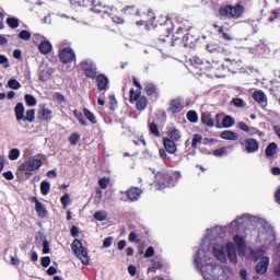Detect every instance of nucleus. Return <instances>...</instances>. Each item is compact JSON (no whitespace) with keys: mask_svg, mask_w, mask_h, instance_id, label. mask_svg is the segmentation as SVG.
I'll list each match as a JSON object with an SVG mask.
<instances>
[{"mask_svg":"<svg viewBox=\"0 0 280 280\" xmlns=\"http://www.w3.org/2000/svg\"><path fill=\"white\" fill-rule=\"evenodd\" d=\"M83 113L84 117H86L91 121V124H97V118H95V115L91 110L84 108Z\"/></svg>","mask_w":280,"mask_h":280,"instance_id":"nucleus-42","label":"nucleus"},{"mask_svg":"<svg viewBox=\"0 0 280 280\" xmlns=\"http://www.w3.org/2000/svg\"><path fill=\"white\" fill-rule=\"evenodd\" d=\"M40 167H43V161L40 159H30L20 165L19 171L25 174H32V172H37Z\"/></svg>","mask_w":280,"mask_h":280,"instance_id":"nucleus-9","label":"nucleus"},{"mask_svg":"<svg viewBox=\"0 0 280 280\" xmlns=\"http://www.w3.org/2000/svg\"><path fill=\"white\" fill-rule=\"evenodd\" d=\"M19 156H21V150L16 149V148L10 150V152H9L10 161H18Z\"/></svg>","mask_w":280,"mask_h":280,"instance_id":"nucleus-37","label":"nucleus"},{"mask_svg":"<svg viewBox=\"0 0 280 280\" xmlns=\"http://www.w3.org/2000/svg\"><path fill=\"white\" fill-rule=\"evenodd\" d=\"M35 116H36V110L28 109L26 112V115L23 118V121H28L30 124H32L34 121V119H35Z\"/></svg>","mask_w":280,"mask_h":280,"instance_id":"nucleus-35","label":"nucleus"},{"mask_svg":"<svg viewBox=\"0 0 280 280\" xmlns=\"http://www.w3.org/2000/svg\"><path fill=\"white\" fill-rule=\"evenodd\" d=\"M94 218L98 221V222H104V220H106V218H108V213H106V211L104 210H98L94 213Z\"/></svg>","mask_w":280,"mask_h":280,"instance_id":"nucleus-39","label":"nucleus"},{"mask_svg":"<svg viewBox=\"0 0 280 280\" xmlns=\"http://www.w3.org/2000/svg\"><path fill=\"white\" fill-rule=\"evenodd\" d=\"M50 189H51V185L49 184V182L43 180L40 183V191L43 196H47Z\"/></svg>","mask_w":280,"mask_h":280,"instance_id":"nucleus-33","label":"nucleus"},{"mask_svg":"<svg viewBox=\"0 0 280 280\" xmlns=\"http://www.w3.org/2000/svg\"><path fill=\"white\" fill-rule=\"evenodd\" d=\"M220 137L226 141H237L240 139V135L235 131H222Z\"/></svg>","mask_w":280,"mask_h":280,"instance_id":"nucleus-25","label":"nucleus"},{"mask_svg":"<svg viewBox=\"0 0 280 280\" xmlns=\"http://www.w3.org/2000/svg\"><path fill=\"white\" fill-rule=\"evenodd\" d=\"M264 240H265V246L266 248H272V246H275L276 242V237H275V232L272 231V229H269L267 231L266 234H264Z\"/></svg>","mask_w":280,"mask_h":280,"instance_id":"nucleus-20","label":"nucleus"},{"mask_svg":"<svg viewBox=\"0 0 280 280\" xmlns=\"http://www.w3.org/2000/svg\"><path fill=\"white\" fill-rule=\"evenodd\" d=\"M213 156H224L226 154V148L222 147L212 152Z\"/></svg>","mask_w":280,"mask_h":280,"instance_id":"nucleus-55","label":"nucleus"},{"mask_svg":"<svg viewBox=\"0 0 280 280\" xmlns=\"http://www.w3.org/2000/svg\"><path fill=\"white\" fill-rule=\"evenodd\" d=\"M40 54H44V56H47L51 51V43L44 40L39 44L38 47Z\"/></svg>","mask_w":280,"mask_h":280,"instance_id":"nucleus-29","label":"nucleus"},{"mask_svg":"<svg viewBox=\"0 0 280 280\" xmlns=\"http://www.w3.org/2000/svg\"><path fill=\"white\" fill-rule=\"evenodd\" d=\"M115 10L117 9L105 5L102 2H97L95 0L92 1V12H95L96 14H107L108 16H112V21L117 25L124 24V18L113 15V12H115Z\"/></svg>","mask_w":280,"mask_h":280,"instance_id":"nucleus-5","label":"nucleus"},{"mask_svg":"<svg viewBox=\"0 0 280 280\" xmlns=\"http://www.w3.org/2000/svg\"><path fill=\"white\" fill-rule=\"evenodd\" d=\"M0 65L3 69H10V60L5 55H0Z\"/></svg>","mask_w":280,"mask_h":280,"instance_id":"nucleus-50","label":"nucleus"},{"mask_svg":"<svg viewBox=\"0 0 280 280\" xmlns=\"http://www.w3.org/2000/svg\"><path fill=\"white\" fill-rule=\"evenodd\" d=\"M97 89L98 91H106L108 89V77L104 74H98L96 77Z\"/></svg>","mask_w":280,"mask_h":280,"instance_id":"nucleus-22","label":"nucleus"},{"mask_svg":"<svg viewBox=\"0 0 280 280\" xmlns=\"http://www.w3.org/2000/svg\"><path fill=\"white\" fill-rule=\"evenodd\" d=\"M31 202H34L35 205V211L38 215V218H47V209L45 206L38 200L36 197L31 198Z\"/></svg>","mask_w":280,"mask_h":280,"instance_id":"nucleus-16","label":"nucleus"},{"mask_svg":"<svg viewBox=\"0 0 280 280\" xmlns=\"http://www.w3.org/2000/svg\"><path fill=\"white\" fill-rule=\"evenodd\" d=\"M183 178L180 173L175 172V173H165L161 172L155 175V183L158 189H165V187H174L176 185V182L178 179Z\"/></svg>","mask_w":280,"mask_h":280,"instance_id":"nucleus-4","label":"nucleus"},{"mask_svg":"<svg viewBox=\"0 0 280 280\" xmlns=\"http://www.w3.org/2000/svg\"><path fill=\"white\" fill-rule=\"evenodd\" d=\"M190 65L195 69V73H198L199 75H202V73H207V71H218V69L222 67V63L214 60L205 62L198 56L190 58Z\"/></svg>","mask_w":280,"mask_h":280,"instance_id":"nucleus-3","label":"nucleus"},{"mask_svg":"<svg viewBox=\"0 0 280 280\" xmlns=\"http://www.w3.org/2000/svg\"><path fill=\"white\" fill-rule=\"evenodd\" d=\"M81 69L84 71L86 78H91V80H95V78H97V66L93 61H82Z\"/></svg>","mask_w":280,"mask_h":280,"instance_id":"nucleus-11","label":"nucleus"},{"mask_svg":"<svg viewBox=\"0 0 280 280\" xmlns=\"http://www.w3.org/2000/svg\"><path fill=\"white\" fill-rule=\"evenodd\" d=\"M163 143H164V148L166 150V152H168V154H176V143L174 142V140L170 139V138H164L163 139Z\"/></svg>","mask_w":280,"mask_h":280,"instance_id":"nucleus-21","label":"nucleus"},{"mask_svg":"<svg viewBox=\"0 0 280 280\" xmlns=\"http://www.w3.org/2000/svg\"><path fill=\"white\" fill-rule=\"evenodd\" d=\"M201 141H202V137L200 135L196 133L192 138L191 147L198 148V143H200Z\"/></svg>","mask_w":280,"mask_h":280,"instance_id":"nucleus-53","label":"nucleus"},{"mask_svg":"<svg viewBox=\"0 0 280 280\" xmlns=\"http://www.w3.org/2000/svg\"><path fill=\"white\" fill-rule=\"evenodd\" d=\"M50 249H49V241L45 240L43 242V255H49Z\"/></svg>","mask_w":280,"mask_h":280,"instance_id":"nucleus-58","label":"nucleus"},{"mask_svg":"<svg viewBox=\"0 0 280 280\" xmlns=\"http://www.w3.org/2000/svg\"><path fill=\"white\" fill-rule=\"evenodd\" d=\"M183 108H185V104L183 103V98L177 97V98H173L170 102V113H172L173 115H177V113H182Z\"/></svg>","mask_w":280,"mask_h":280,"instance_id":"nucleus-14","label":"nucleus"},{"mask_svg":"<svg viewBox=\"0 0 280 280\" xmlns=\"http://www.w3.org/2000/svg\"><path fill=\"white\" fill-rule=\"evenodd\" d=\"M223 128H233L235 126V119L231 116H225L222 120Z\"/></svg>","mask_w":280,"mask_h":280,"instance_id":"nucleus-31","label":"nucleus"},{"mask_svg":"<svg viewBox=\"0 0 280 280\" xmlns=\"http://www.w3.org/2000/svg\"><path fill=\"white\" fill-rule=\"evenodd\" d=\"M59 60L65 62V65H69V62H73L75 60V51L73 48L66 47L59 51Z\"/></svg>","mask_w":280,"mask_h":280,"instance_id":"nucleus-13","label":"nucleus"},{"mask_svg":"<svg viewBox=\"0 0 280 280\" xmlns=\"http://www.w3.org/2000/svg\"><path fill=\"white\" fill-rule=\"evenodd\" d=\"M71 248L78 259H80L84 266H89V250H86V247L82 246V242H80V240H74L71 244Z\"/></svg>","mask_w":280,"mask_h":280,"instance_id":"nucleus-8","label":"nucleus"},{"mask_svg":"<svg viewBox=\"0 0 280 280\" xmlns=\"http://www.w3.org/2000/svg\"><path fill=\"white\" fill-rule=\"evenodd\" d=\"M168 137H170L171 141H180V131L176 128H173L168 132Z\"/></svg>","mask_w":280,"mask_h":280,"instance_id":"nucleus-32","label":"nucleus"},{"mask_svg":"<svg viewBox=\"0 0 280 280\" xmlns=\"http://www.w3.org/2000/svg\"><path fill=\"white\" fill-rule=\"evenodd\" d=\"M213 27L214 30H217V32H219V34H222L225 40H233V38L231 37V35H229V33H224V28H222V26L214 24Z\"/></svg>","mask_w":280,"mask_h":280,"instance_id":"nucleus-41","label":"nucleus"},{"mask_svg":"<svg viewBox=\"0 0 280 280\" xmlns=\"http://www.w3.org/2000/svg\"><path fill=\"white\" fill-rule=\"evenodd\" d=\"M128 272L131 275V277H135V275H137V267L135 265H130L128 267Z\"/></svg>","mask_w":280,"mask_h":280,"instance_id":"nucleus-63","label":"nucleus"},{"mask_svg":"<svg viewBox=\"0 0 280 280\" xmlns=\"http://www.w3.org/2000/svg\"><path fill=\"white\" fill-rule=\"evenodd\" d=\"M126 194L128 200H130L131 202H137V200L141 198V194H143V191L141 190V188L131 187L126 191Z\"/></svg>","mask_w":280,"mask_h":280,"instance_id":"nucleus-18","label":"nucleus"},{"mask_svg":"<svg viewBox=\"0 0 280 280\" xmlns=\"http://www.w3.org/2000/svg\"><path fill=\"white\" fill-rule=\"evenodd\" d=\"M113 246V237H107L103 242V248H110Z\"/></svg>","mask_w":280,"mask_h":280,"instance_id":"nucleus-61","label":"nucleus"},{"mask_svg":"<svg viewBox=\"0 0 280 280\" xmlns=\"http://www.w3.org/2000/svg\"><path fill=\"white\" fill-rule=\"evenodd\" d=\"M9 89H13V91H19L21 89V83L16 79H10L8 81Z\"/></svg>","mask_w":280,"mask_h":280,"instance_id":"nucleus-43","label":"nucleus"},{"mask_svg":"<svg viewBox=\"0 0 280 280\" xmlns=\"http://www.w3.org/2000/svg\"><path fill=\"white\" fill-rule=\"evenodd\" d=\"M69 141L71 145H78V141H80V135L79 133H73L70 136Z\"/></svg>","mask_w":280,"mask_h":280,"instance_id":"nucleus-54","label":"nucleus"},{"mask_svg":"<svg viewBox=\"0 0 280 280\" xmlns=\"http://www.w3.org/2000/svg\"><path fill=\"white\" fill-rule=\"evenodd\" d=\"M165 25L166 27L164 30L165 32H167V35L166 36L161 35L159 40L161 43H171L172 47H174V42H172V38L170 37V34L174 32V22H172V20H166Z\"/></svg>","mask_w":280,"mask_h":280,"instance_id":"nucleus-15","label":"nucleus"},{"mask_svg":"<svg viewBox=\"0 0 280 280\" xmlns=\"http://www.w3.org/2000/svg\"><path fill=\"white\" fill-rule=\"evenodd\" d=\"M220 16H225V19H240L244 14V5L236 4L225 5L219 9Z\"/></svg>","mask_w":280,"mask_h":280,"instance_id":"nucleus-7","label":"nucleus"},{"mask_svg":"<svg viewBox=\"0 0 280 280\" xmlns=\"http://www.w3.org/2000/svg\"><path fill=\"white\" fill-rule=\"evenodd\" d=\"M52 114L54 113L51 112V109L43 106L38 112V117L39 119H42V121H49V119L52 118Z\"/></svg>","mask_w":280,"mask_h":280,"instance_id":"nucleus-23","label":"nucleus"},{"mask_svg":"<svg viewBox=\"0 0 280 280\" xmlns=\"http://www.w3.org/2000/svg\"><path fill=\"white\" fill-rule=\"evenodd\" d=\"M277 150H279V145H277V142H270L265 150V154L268 159H271V156H275V154H277Z\"/></svg>","mask_w":280,"mask_h":280,"instance_id":"nucleus-24","label":"nucleus"},{"mask_svg":"<svg viewBox=\"0 0 280 280\" xmlns=\"http://www.w3.org/2000/svg\"><path fill=\"white\" fill-rule=\"evenodd\" d=\"M182 42L184 43L185 47H194V44L196 43V39L189 33H186L183 36Z\"/></svg>","mask_w":280,"mask_h":280,"instance_id":"nucleus-30","label":"nucleus"},{"mask_svg":"<svg viewBox=\"0 0 280 280\" xmlns=\"http://www.w3.org/2000/svg\"><path fill=\"white\" fill-rule=\"evenodd\" d=\"M108 183H109V180L106 177H103L98 180V185H100L101 189H106V187H108Z\"/></svg>","mask_w":280,"mask_h":280,"instance_id":"nucleus-57","label":"nucleus"},{"mask_svg":"<svg viewBox=\"0 0 280 280\" xmlns=\"http://www.w3.org/2000/svg\"><path fill=\"white\" fill-rule=\"evenodd\" d=\"M241 145L244 147V150L247 152V154H255V152H259V142L255 138H248L244 141H241Z\"/></svg>","mask_w":280,"mask_h":280,"instance_id":"nucleus-12","label":"nucleus"},{"mask_svg":"<svg viewBox=\"0 0 280 280\" xmlns=\"http://www.w3.org/2000/svg\"><path fill=\"white\" fill-rule=\"evenodd\" d=\"M49 264H51V258L49 256L42 257L43 268H49Z\"/></svg>","mask_w":280,"mask_h":280,"instance_id":"nucleus-56","label":"nucleus"},{"mask_svg":"<svg viewBox=\"0 0 280 280\" xmlns=\"http://www.w3.org/2000/svg\"><path fill=\"white\" fill-rule=\"evenodd\" d=\"M61 205L65 209H67V207H69V201L71 200V197L69 196V194H66L61 197Z\"/></svg>","mask_w":280,"mask_h":280,"instance_id":"nucleus-52","label":"nucleus"},{"mask_svg":"<svg viewBox=\"0 0 280 280\" xmlns=\"http://www.w3.org/2000/svg\"><path fill=\"white\" fill-rule=\"evenodd\" d=\"M130 102L135 104L138 110H145L148 106V97L141 96V91H135V89L130 90Z\"/></svg>","mask_w":280,"mask_h":280,"instance_id":"nucleus-10","label":"nucleus"},{"mask_svg":"<svg viewBox=\"0 0 280 280\" xmlns=\"http://www.w3.org/2000/svg\"><path fill=\"white\" fill-rule=\"evenodd\" d=\"M253 98L257 104L261 105L262 108H266L268 106V97L266 96V93L264 91H256L253 93Z\"/></svg>","mask_w":280,"mask_h":280,"instance_id":"nucleus-19","label":"nucleus"},{"mask_svg":"<svg viewBox=\"0 0 280 280\" xmlns=\"http://www.w3.org/2000/svg\"><path fill=\"white\" fill-rule=\"evenodd\" d=\"M225 62H230L231 69H240L242 67V60H235V59H225Z\"/></svg>","mask_w":280,"mask_h":280,"instance_id":"nucleus-46","label":"nucleus"},{"mask_svg":"<svg viewBox=\"0 0 280 280\" xmlns=\"http://www.w3.org/2000/svg\"><path fill=\"white\" fill-rule=\"evenodd\" d=\"M211 244L215 259L221 264H226L229 254L224 252V228L222 226L207 230L199 250L194 256V264L205 280H228L229 276H226L224 268L211 260Z\"/></svg>","mask_w":280,"mask_h":280,"instance_id":"nucleus-1","label":"nucleus"},{"mask_svg":"<svg viewBox=\"0 0 280 280\" xmlns=\"http://www.w3.org/2000/svg\"><path fill=\"white\" fill-rule=\"evenodd\" d=\"M18 38H20V40H30V38H32V33H30V31H21L18 35Z\"/></svg>","mask_w":280,"mask_h":280,"instance_id":"nucleus-47","label":"nucleus"},{"mask_svg":"<svg viewBox=\"0 0 280 280\" xmlns=\"http://www.w3.org/2000/svg\"><path fill=\"white\" fill-rule=\"evenodd\" d=\"M144 257L147 259H150V257H154V247H148L144 253Z\"/></svg>","mask_w":280,"mask_h":280,"instance_id":"nucleus-60","label":"nucleus"},{"mask_svg":"<svg viewBox=\"0 0 280 280\" xmlns=\"http://www.w3.org/2000/svg\"><path fill=\"white\" fill-rule=\"evenodd\" d=\"M264 250L262 249H250L249 256H247V259H253V261H259V259H262Z\"/></svg>","mask_w":280,"mask_h":280,"instance_id":"nucleus-28","label":"nucleus"},{"mask_svg":"<svg viewBox=\"0 0 280 280\" xmlns=\"http://www.w3.org/2000/svg\"><path fill=\"white\" fill-rule=\"evenodd\" d=\"M268 266H270V258L262 257L260 261L256 265V273L266 275V272H268Z\"/></svg>","mask_w":280,"mask_h":280,"instance_id":"nucleus-17","label":"nucleus"},{"mask_svg":"<svg viewBox=\"0 0 280 280\" xmlns=\"http://www.w3.org/2000/svg\"><path fill=\"white\" fill-rule=\"evenodd\" d=\"M14 110L16 120L21 121V119L25 117V106L23 105V103H18Z\"/></svg>","mask_w":280,"mask_h":280,"instance_id":"nucleus-27","label":"nucleus"},{"mask_svg":"<svg viewBox=\"0 0 280 280\" xmlns=\"http://www.w3.org/2000/svg\"><path fill=\"white\" fill-rule=\"evenodd\" d=\"M206 49H208V51H210V54H220L222 52V49L220 48V46L215 45V44H208L206 46Z\"/></svg>","mask_w":280,"mask_h":280,"instance_id":"nucleus-45","label":"nucleus"},{"mask_svg":"<svg viewBox=\"0 0 280 280\" xmlns=\"http://www.w3.org/2000/svg\"><path fill=\"white\" fill-rule=\"evenodd\" d=\"M7 25H9V27H11V30H16V27H19V25H20V21L16 18H8Z\"/></svg>","mask_w":280,"mask_h":280,"instance_id":"nucleus-38","label":"nucleus"},{"mask_svg":"<svg viewBox=\"0 0 280 280\" xmlns=\"http://www.w3.org/2000/svg\"><path fill=\"white\" fill-rule=\"evenodd\" d=\"M240 277L242 280H248V271H246V269H241Z\"/></svg>","mask_w":280,"mask_h":280,"instance_id":"nucleus-64","label":"nucleus"},{"mask_svg":"<svg viewBox=\"0 0 280 280\" xmlns=\"http://www.w3.org/2000/svg\"><path fill=\"white\" fill-rule=\"evenodd\" d=\"M73 115H74L75 119H78V121L81 124V126H86V120L84 119L82 112L74 109Z\"/></svg>","mask_w":280,"mask_h":280,"instance_id":"nucleus-44","label":"nucleus"},{"mask_svg":"<svg viewBox=\"0 0 280 280\" xmlns=\"http://www.w3.org/2000/svg\"><path fill=\"white\" fill-rule=\"evenodd\" d=\"M232 104H234L236 108H244V106H246V103L242 98H233Z\"/></svg>","mask_w":280,"mask_h":280,"instance_id":"nucleus-51","label":"nucleus"},{"mask_svg":"<svg viewBox=\"0 0 280 280\" xmlns=\"http://www.w3.org/2000/svg\"><path fill=\"white\" fill-rule=\"evenodd\" d=\"M240 130H243V132H250V127L246 125L244 121L238 122Z\"/></svg>","mask_w":280,"mask_h":280,"instance_id":"nucleus-59","label":"nucleus"},{"mask_svg":"<svg viewBox=\"0 0 280 280\" xmlns=\"http://www.w3.org/2000/svg\"><path fill=\"white\" fill-rule=\"evenodd\" d=\"M70 233L72 235V237H78V235H80V229L75 225H73L70 230Z\"/></svg>","mask_w":280,"mask_h":280,"instance_id":"nucleus-62","label":"nucleus"},{"mask_svg":"<svg viewBox=\"0 0 280 280\" xmlns=\"http://www.w3.org/2000/svg\"><path fill=\"white\" fill-rule=\"evenodd\" d=\"M201 122L205 124V126H208V128H213V126H215V121L211 117V114L207 113L201 114Z\"/></svg>","mask_w":280,"mask_h":280,"instance_id":"nucleus-26","label":"nucleus"},{"mask_svg":"<svg viewBox=\"0 0 280 280\" xmlns=\"http://www.w3.org/2000/svg\"><path fill=\"white\" fill-rule=\"evenodd\" d=\"M255 222V217L250 214H243L236 220L232 221L226 228H224L230 233H237L241 229H248L250 224Z\"/></svg>","mask_w":280,"mask_h":280,"instance_id":"nucleus-6","label":"nucleus"},{"mask_svg":"<svg viewBox=\"0 0 280 280\" xmlns=\"http://www.w3.org/2000/svg\"><path fill=\"white\" fill-rule=\"evenodd\" d=\"M225 250L228 253L230 264H237V254L238 257H246V238L238 234L234 235L233 242H228L225 244Z\"/></svg>","mask_w":280,"mask_h":280,"instance_id":"nucleus-2","label":"nucleus"},{"mask_svg":"<svg viewBox=\"0 0 280 280\" xmlns=\"http://www.w3.org/2000/svg\"><path fill=\"white\" fill-rule=\"evenodd\" d=\"M125 14H135L136 16H139V9H137L136 7H127L124 9Z\"/></svg>","mask_w":280,"mask_h":280,"instance_id":"nucleus-49","label":"nucleus"},{"mask_svg":"<svg viewBox=\"0 0 280 280\" xmlns=\"http://www.w3.org/2000/svg\"><path fill=\"white\" fill-rule=\"evenodd\" d=\"M186 117L191 124H198V113H196V110H189Z\"/></svg>","mask_w":280,"mask_h":280,"instance_id":"nucleus-36","label":"nucleus"},{"mask_svg":"<svg viewBox=\"0 0 280 280\" xmlns=\"http://www.w3.org/2000/svg\"><path fill=\"white\" fill-rule=\"evenodd\" d=\"M144 90L147 95H156V85L154 83H145Z\"/></svg>","mask_w":280,"mask_h":280,"instance_id":"nucleus-34","label":"nucleus"},{"mask_svg":"<svg viewBox=\"0 0 280 280\" xmlns=\"http://www.w3.org/2000/svg\"><path fill=\"white\" fill-rule=\"evenodd\" d=\"M24 100L27 106H36V97H34L32 94H26Z\"/></svg>","mask_w":280,"mask_h":280,"instance_id":"nucleus-48","label":"nucleus"},{"mask_svg":"<svg viewBox=\"0 0 280 280\" xmlns=\"http://www.w3.org/2000/svg\"><path fill=\"white\" fill-rule=\"evenodd\" d=\"M149 130L153 137H161V131H159V126H156V124L150 122Z\"/></svg>","mask_w":280,"mask_h":280,"instance_id":"nucleus-40","label":"nucleus"}]
</instances>
